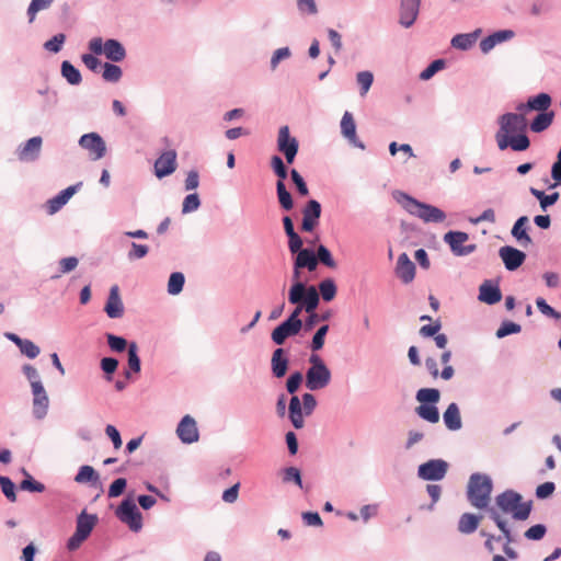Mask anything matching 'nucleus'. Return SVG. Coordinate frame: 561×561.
I'll return each instance as SVG.
<instances>
[{"instance_id": "obj_1", "label": "nucleus", "mask_w": 561, "mask_h": 561, "mask_svg": "<svg viewBox=\"0 0 561 561\" xmlns=\"http://www.w3.org/2000/svg\"><path fill=\"white\" fill-rule=\"evenodd\" d=\"M397 202L412 216H415L424 222H443L446 219V214L430 204L419 202L414 197L405 194L398 193Z\"/></svg>"}, {"instance_id": "obj_2", "label": "nucleus", "mask_w": 561, "mask_h": 561, "mask_svg": "<svg viewBox=\"0 0 561 561\" xmlns=\"http://www.w3.org/2000/svg\"><path fill=\"white\" fill-rule=\"evenodd\" d=\"M495 503L503 513L511 514L516 520H526L533 508L531 501H523V496L513 490L499 494Z\"/></svg>"}, {"instance_id": "obj_3", "label": "nucleus", "mask_w": 561, "mask_h": 561, "mask_svg": "<svg viewBox=\"0 0 561 561\" xmlns=\"http://www.w3.org/2000/svg\"><path fill=\"white\" fill-rule=\"evenodd\" d=\"M490 477L481 473H473L468 483V500L477 508H485L490 503L492 492Z\"/></svg>"}, {"instance_id": "obj_4", "label": "nucleus", "mask_w": 561, "mask_h": 561, "mask_svg": "<svg viewBox=\"0 0 561 561\" xmlns=\"http://www.w3.org/2000/svg\"><path fill=\"white\" fill-rule=\"evenodd\" d=\"M311 366L306 374V386L309 390L314 391L325 388L331 381V371L322 360V358L312 354L309 358Z\"/></svg>"}, {"instance_id": "obj_5", "label": "nucleus", "mask_w": 561, "mask_h": 561, "mask_svg": "<svg viewBox=\"0 0 561 561\" xmlns=\"http://www.w3.org/2000/svg\"><path fill=\"white\" fill-rule=\"evenodd\" d=\"M290 304H301L305 310L312 313L319 304V293L313 286L306 287L301 282H295L288 295Z\"/></svg>"}, {"instance_id": "obj_6", "label": "nucleus", "mask_w": 561, "mask_h": 561, "mask_svg": "<svg viewBox=\"0 0 561 561\" xmlns=\"http://www.w3.org/2000/svg\"><path fill=\"white\" fill-rule=\"evenodd\" d=\"M116 516L133 531H139L142 527L141 513L131 500H124L121 503L116 510Z\"/></svg>"}, {"instance_id": "obj_7", "label": "nucleus", "mask_w": 561, "mask_h": 561, "mask_svg": "<svg viewBox=\"0 0 561 561\" xmlns=\"http://www.w3.org/2000/svg\"><path fill=\"white\" fill-rule=\"evenodd\" d=\"M299 142L296 137L290 135L287 125L282 126L277 134V150L284 154L287 163L291 164L297 156Z\"/></svg>"}, {"instance_id": "obj_8", "label": "nucleus", "mask_w": 561, "mask_h": 561, "mask_svg": "<svg viewBox=\"0 0 561 561\" xmlns=\"http://www.w3.org/2000/svg\"><path fill=\"white\" fill-rule=\"evenodd\" d=\"M79 145L89 152L92 160H100L105 156V141L96 133H89L81 136Z\"/></svg>"}, {"instance_id": "obj_9", "label": "nucleus", "mask_w": 561, "mask_h": 561, "mask_svg": "<svg viewBox=\"0 0 561 561\" xmlns=\"http://www.w3.org/2000/svg\"><path fill=\"white\" fill-rule=\"evenodd\" d=\"M500 129L508 135L525 133L527 128L526 118L522 114L506 113L499 118Z\"/></svg>"}, {"instance_id": "obj_10", "label": "nucleus", "mask_w": 561, "mask_h": 561, "mask_svg": "<svg viewBox=\"0 0 561 561\" xmlns=\"http://www.w3.org/2000/svg\"><path fill=\"white\" fill-rule=\"evenodd\" d=\"M176 169V151L167 150L154 162V174L162 179L172 174Z\"/></svg>"}, {"instance_id": "obj_11", "label": "nucleus", "mask_w": 561, "mask_h": 561, "mask_svg": "<svg viewBox=\"0 0 561 561\" xmlns=\"http://www.w3.org/2000/svg\"><path fill=\"white\" fill-rule=\"evenodd\" d=\"M447 472V463L442 459L430 460L419 467V476L424 480H440Z\"/></svg>"}, {"instance_id": "obj_12", "label": "nucleus", "mask_w": 561, "mask_h": 561, "mask_svg": "<svg viewBox=\"0 0 561 561\" xmlns=\"http://www.w3.org/2000/svg\"><path fill=\"white\" fill-rule=\"evenodd\" d=\"M320 216V203L314 199H310L302 210L301 229L307 232L312 231L318 226Z\"/></svg>"}, {"instance_id": "obj_13", "label": "nucleus", "mask_w": 561, "mask_h": 561, "mask_svg": "<svg viewBox=\"0 0 561 561\" xmlns=\"http://www.w3.org/2000/svg\"><path fill=\"white\" fill-rule=\"evenodd\" d=\"M176 434L184 444L197 442L199 434L195 420L191 415H185L178 425Z\"/></svg>"}, {"instance_id": "obj_14", "label": "nucleus", "mask_w": 561, "mask_h": 561, "mask_svg": "<svg viewBox=\"0 0 561 561\" xmlns=\"http://www.w3.org/2000/svg\"><path fill=\"white\" fill-rule=\"evenodd\" d=\"M499 255L508 271L518 268L526 259V254L523 251L510 245L502 247L499 250Z\"/></svg>"}, {"instance_id": "obj_15", "label": "nucleus", "mask_w": 561, "mask_h": 561, "mask_svg": "<svg viewBox=\"0 0 561 561\" xmlns=\"http://www.w3.org/2000/svg\"><path fill=\"white\" fill-rule=\"evenodd\" d=\"M396 275L404 284L411 283L415 277V265L407 253L399 255L396 265Z\"/></svg>"}, {"instance_id": "obj_16", "label": "nucleus", "mask_w": 561, "mask_h": 561, "mask_svg": "<svg viewBox=\"0 0 561 561\" xmlns=\"http://www.w3.org/2000/svg\"><path fill=\"white\" fill-rule=\"evenodd\" d=\"M421 0H401L400 24L410 27L417 18Z\"/></svg>"}, {"instance_id": "obj_17", "label": "nucleus", "mask_w": 561, "mask_h": 561, "mask_svg": "<svg viewBox=\"0 0 561 561\" xmlns=\"http://www.w3.org/2000/svg\"><path fill=\"white\" fill-rule=\"evenodd\" d=\"M104 310L112 319L121 318L123 316L124 306L119 297V288L117 285H113L111 287Z\"/></svg>"}, {"instance_id": "obj_18", "label": "nucleus", "mask_w": 561, "mask_h": 561, "mask_svg": "<svg viewBox=\"0 0 561 561\" xmlns=\"http://www.w3.org/2000/svg\"><path fill=\"white\" fill-rule=\"evenodd\" d=\"M490 517L494 520L499 529L502 531L504 538L506 539V545L504 547V552L508 558L515 559L517 557V553L514 549L510 547V543L513 541V538L511 536V531L507 528L506 522L500 516L499 512L495 508L489 510Z\"/></svg>"}, {"instance_id": "obj_19", "label": "nucleus", "mask_w": 561, "mask_h": 561, "mask_svg": "<svg viewBox=\"0 0 561 561\" xmlns=\"http://www.w3.org/2000/svg\"><path fill=\"white\" fill-rule=\"evenodd\" d=\"M341 133L354 146L359 147L360 149L365 148L363 142L357 139L356 124L350 112H345L341 119Z\"/></svg>"}, {"instance_id": "obj_20", "label": "nucleus", "mask_w": 561, "mask_h": 561, "mask_svg": "<svg viewBox=\"0 0 561 561\" xmlns=\"http://www.w3.org/2000/svg\"><path fill=\"white\" fill-rule=\"evenodd\" d=\"M300 329L299 325L286 320L273 330L272 340L274 343L282 345L288 336L298 334Z\"/></svg>"}, {"instance_id": "obj_21", "label": "nucleus", "mask_w": 561, "mask_h": 561, "mask_svg": "<svg viewBox=\"0 0 561 561\" xmlns=\"http://www.w3.org/2000/svg\"><path fill=\"white\" fill-rule=\"evenodd\" d=\"M502 293L499 286L492 285L490 280H485L479 288V300L488 305H494L501 301Z\"/></svg>"}, {"instance_id": "obj_22", "label": "nucleus", "mask_w": 561, "mask_h": 561, "mask_svg": "<svg viewBox=\"0 0 561 561\" xmlns=\"http://www.w3.org/2000/svg\"><path fill=\"white\" fill-rule=\"evenodd\" d=\"M104 55L107 59L118 62L125 59L126 50L118 41L107 39L104 42Z\"/></svg>"}, {"instance_id": "obj_23", "label": "nucleus", "mask_w": 561, "mask_h": 561, "mask_svg": "<svg viewBox=\"0 0 561 561\" xmlns=\"http://www.w3.org/2000/svg\"><path fill=\"white\" fill-rule=\"evenodd\" d=\"M42 148V138L36 136L26 141L24 147L21 149L19 157L20 160L23 161H32L35 160Z\"/></svg>"}, {"instance_id": "obj_24", "label": "nucleus", "mask_w": 561, "mask_h": 561, "mask_svg": "<svg viewBox=\"0 0 561 561\" xmlns=\"http://www.w3.org/2000/svg\"><path fill=\"white\" fill-rule=\"evenodd\" d=\"M444 423L450 431H458L461 428V416L459 408L456 403H450L443 414Z\"/></svg>"}, {"instance_id": "obj_25", "label": "nucleus", "mask_w": 561, "mask_h": 561, "mask_svg": "<svg viewBox=\"0 0 561 561\" xmlns=\"http://www.w3.org/2000/svg\"><path fill=\"white\" fill-rule=\"evenodd\" d=\"M271 364L273 375L276 378H282L285 376L288 368V358L285 356V351L283 348H277L274 351Z\"/></svg>"}, {"instance_id": "obj_26", "label": "nucleus", "mask_w": 561, "mask_h": 561, "mask_svg": "<svg viewBox=\"0 0 561 561\" xmlns=\"http://www.w3.org/2000/svg\"><path fill=\"white\" fill-rule=\"evenodd\" d=\"M551 105V98L547 93H540L534 98H530L527 102V104H520L517 110L524 111V110H533V111H540L545 112L547 111Z\"/></svg>"}, {"instance_id": "obj_27", "label": "nucleus", "mask_w": 561, "mask_h": 561, "mask_svg": "<svg viewBox=\"0 0 561 561\" xmlns=\"http://www.w3.org/2000/svg\"><path fill=\"white\" fill-rule=\"evenodd\" d=\"M528 217H519L512 228V236L522 244L528 245L531 243V238L527 233Z\"/></svg>"}, {"instance_id": "obj_28", "label": "nucleus", "mask_w": 561, "mask_h": 561, "mask_svg": "<svg viewBox=\"0 0 561 561\" xmlns=\"http://www.w3.org/2000/svg\"><path fill=\"white\" fill-rule=\"evenodd\" d=\"M76 193V186H69L61 191L57 196L47 202V211L49 215L57 213Z\"/></svg>"}, {"instance_id": "obj_29", "label": "nucleus", "mask_w": 561, "mask_h": 561, "mask_svg": "<svg viewBox=\"0 0 561 561\" xmlns=\"http://www.w3.org/2000/svg\"><path fill=\"white\" fill-rule=\"evenodd\" d=\"M480 34H481L480 28L473 31L472 33L458 34L453 37L451 46L457 49L467 50L473 46V44L477 42Z\"/></svg>"}, {"instance_id": "obj_30", "label": "nucleus", "mask_w": 561, "mask_h": 561, "mask_svg": "<svg viewBox=\"0 0 561 561\" xmlns=\"http://www.w3.org/2000/svg\"><path fill=\"white\" fill-rule=\"evenodd\" d=\"M318 265V259L311 250H300L295 260L296 270L307 267L309 271H314Z\"/></svg>"}, {"instance_id": "obj_31", "label": "nucleus", "mask_w": 561, "mask_h": 561, "mask_svg": "<svg viewBox=\"0 0 561 561\" xmlns=\"http://www.w3.org/2000/svg\"><path fill=\"white\" fill-rule=\"evenodd\" d=\"M444 240L450 245L451 250L457 254H467L469 251H463L461 245L468 240V234L460 231H449L445 234Z\"/></svg>"}, {"instance_id": "obj_32", "label": "nucleus", "mask_w": 561, "mask_h": 561, "mask_svg": "<svg viewBox=\"0 0 561 561\" xmlns=\"http://www.w3.org/2000/svg\"><path fill=\"white\" fill-rule=\"evenodd\" d=\"M289 417L295 428L304 427V417L301 410V402L298 397L294 396L289 402Z\"/></svg>"}, {"instance_id": "obj_33", "label": "nucleus", "mask_w": 561, "mask_h": 561, "mask_svg": "<svg viewBox=\"0 0 561 561\" xmlns=\"http://www.w3.org/2000/svg\"><path fill=\"white\" fill-rule=\"evenodd\" d=\"M480 523V517L471 513H465L460 516L458 522V530L461 534H472L477 530Z\"/></svg>"}, {"instance_id": "obj_34", "label": "nucleus", "mask_w": 561, "mask_h": 561, "mask_svg": "<svg viewBox=\"0 0 561 561\" xmlns=\"http://www.w3.org/2000/svg\"><path fill=\"white\" fill-rule=\"evenodd\" d=\"M96 520L98 518L95 515H88L85 512H82L77 519L76 531L88 538L95 526Z\"/></svg>"}, {"instance_id": "obj_35", "label": "nucleus", "mask_w": 561, "mask_h": 561, "mask_svg": "<svg viewBox=\"0 0 561 561\" xmlns=\"http://www.w3.org/2000/svg\"><path fill=\"white\" fill-rule=\"evenodd\" d=\"M415 412L421 419L430 423L439 421V412L435 404H421L415 409Z\"/></svg>"}, {"instance_id": "obj_36", "label": "nucleus", "mask_w": 561, "mask_h": 561, "mask_svg": "<svg viewBox=\"0 0 561 561\" xmlns=\"http://www.w3.org/2000/svg\"><path fill=\"white\" fill-rule=\"evenodd\" d=\"M276 193H277V198H278V203H279L280 207L287 211L291 210L294 207V202H293L291 195L287 191L284 182L277 181Z\"/></svg>"}, {"instance_id": "obj_37", "label": "nucleus", "mask_w": 561, "mask_h": 561, "mask_svg": "<svg viewBox=\"0 0 561 561\" xmlns=\"http://www.w3.org/2000/svg\"><path fill=\"white\" fill-rule=\"evenodd\" d=\"M439 399V390L435 388H422L416 392V400L422 404H436Z\"/></svg>"}, {"instance_id": "obj_38", "label": "nucleus", "mask_w": 561, "mask_h": 561, "mask_svg": "<svg viewBox=\"0 0 561 561\" xmlns=\"http://www.w3.org/2000/svg\"><path fill=\"white\" fill-rule=\"evenodd\" d=\"M553 119V113L541 112L538 114L530 124V129L535 133H540L547 129Z\"/></svg>"}, {"instance_id": "obj_39", "label": "nucleus", "mask_w": 561, "mask_h": 561, "mask_svg": "<svg viewBox=\"0 0 561 561\" xmlns=\"http://www.w3.org/2000/svg\"><path fill=\"white\" fill-rule=\"evenodd\" d=\"M61 73L70 84L75 85L81 82L80 71L67 60L61 64Z\"/></svg>"}, {"instance_id": "obj_40", "label": "nucleus", "mask_w": 561, "mask_h": 561, "mask_svg": "<svg viewBox=\"0 0 561 561\" xmlns=\"http://www.w3.org/2000/svg\"><path fill=\"white\" fill-rule=\"evenodd\" d=\"M530 193L539 201L542 210L553 205L559 198V193L557 192L551 195H546L543 191L530 187Z\"/></svg>"}, {"instance_id": "obj_41", "label": "nucleus", "mask_w": 561, "mask_h": 561, "mask_svg": "<svg viewBox=\"0 0 561 561\" xmlns=\"http://www.w3.org/2000/svg\"><path fill=\"white\" fill-rule=\"evenodd\" d=\"M48 397L47 394L36 396L33 399V413L37 419H43L48 409Z\"/></svg>"}, {"instance_id": "obj_42", "label": "nucleus", "mask_w": 561, "mask_h": 561, "mask_svg": "<svg viewBox=\"0 0 561 561\" xmlns=\"http://www.w3.org/2000/svg\"><path fill=\"white\" fill-rule=\"evenodd\" d=\"M25 479L20 483V489L30 492H43L45 485L38 481H35L32 476L25 470H22Z\"/></svg>"}, {"instance_id": "obj_43", "label": "nucleus", "mask_w": 561, "mask_h": 561, "mask_svg": "<svg viewBox=\"0 0 561 561\" xmlns=\"http://www.w3.org/2000/svg\"><path fill=\"white\" fill-rule=\"evenodd\" d=\"M55 0H32L27 8L30 23L34 22L37 12L48 9Z\"/></svg>"}, {"instance_id": "obj_44", "label": "nucleus", "mask_w": 561, "mask_h": 561, "mask_svg": "<svg viewBox=\"0 0 561 561\" xmlns=\"http://www.w3.org/2000/svg\"><path fill=\"white\" fill-rule=\"evenodd\" d=\"M184 275L180 272H174L171 274L168 283V291L171 295H178L182 291L184 286Z\"/></svg>"}, {"instance_id": "obj_45", "label": "nucleus", "mask_w": 561, "mask_h": 561, "mask_svg": "<svg viewBox=\"0 0 561 561\" xmlns=\"http://www.w3.org/2000/svg\"><path fill=\"white\" fill-rule=\"evenodd\" d=\"M356 81L360 89V95L365 96L374 82V75L370 71H360L356 76Z\"/></svg>"}, {"instance_id": "obj_46", "label": "nucleus", "mask_w": 561, "mask_h": 561, "mask_svg": "<svg viewBox=\"0 0 561 561\" xmlns=\"http://www.w3.org/2000/svg\"><path fill=\"white\" fill-rule=\"evenodd\" d=\"M319 291L324 301H331L336 295V286L332 279H324L319 284Z\"/></svg>"}, {"instance_id": "obj_47", "label": "nucleus", "mask_w": 561, "mask_h": 561, "mask_svg": "<svg viewBox=\"0 0 561 561\" xmlns=\"http://www.w3.org/2000/svg\"><path fill=\"white\" fill-rule=\"evenodd\" d=\"M102 77L105 81L117 82L122 78V69L113 64L105 62Z\"/></svg>"}, {"instance_id": "obj_48", "label": "nucleus", "mask_w": 561, "mask_h": 561, "mask_svg": "<svg viewBox=\"0 0 561 561\" xmlns=\"http://www.w3.org/2000/svg\"><path fill=\"white\" fill-rule=\"evenodd\" d=\"M0 486L3 494L10 502L13 503L16 501L15 485L10 478L0 476Z\"/></svg>"}, {"instance_id": "obj_49", "label": "nucleus", "mask_w": 561, "mask_h": 561, "mask_svg": "<svg viewBox=\"0 0 561 561\" xmlns=\"http://www.w3.org/2000/svg\"><path fill=\"white\" fill-rule=\"evenodd\" d=\"M530 146L528 137L525 133H519L517 136H512L510 139V147L515 151H524Z\"/></svg>"}, {"instance_id": "obj_50", "label": "nucleus", "mask_w": 561, "mask_h": 561, "mask_svg": "<svg viewBox=\"0 0 561 561\" xmlns=\"http://www.w3.org/2000/svg\"><path fill=\"white\" fill-rule=\"evenodd\" d=\"M137 351H138L137 344L131 342L128 345V366H129L130 370H133L135 373L140 371V359L137 354Z\"/></svg>"}, {"instance_id": "obj_51", "label": "nucleus", "mask_w": 561, "mask_h": 561, "mask_svg": "<svg viewBox=\"0 0 561 561\" xmlns=\"http://www.w3.org/2000/svg\"><path fill=\"white\" fill-rule=\"evenodd\" d=\"M271 167L274 170L275 174L278 176V181L284 182V180L287 178L288 172L282 158L278 156H273L271 158Z\"/></svg>"}, {"instance_id": "obj_52", "label": "nucleus", "mask_w": 561, "mask_h": 561, "mask_svg": "<svg viewBox=\"0 0 561 561\" xmlns=\"http://www.w3.org/2000/svg\"><path fill=\"white\" fill-rule=\"evenodd\" d=\"M98 474L95 470L91 466H82L79 469V472L77 473L75 480L76 482L83 483L89 482L91 480H96Z\"/></svg>"}, {"instance_id": "obj_53", "label": "nucleus", "mask_w": 561, "mask_h": 561, "mask_svg": "<svg viewBox=\"0 0 561 561\" xmlns=\"http://www.w3.org/2000/svg\"><path fill=\"white\" fill-rule=\"evenodd\" d=\"M445 66V61L443 59L434 60L428 67H426L421 73L420 78L422 80L431 79L437 71L442 70Z\"/></svg>"}, {"instance_id": "obj_54", "label": "nucleus", "mask_w": 561, "mask_h": 561, "mask_svg": "<svg viewBox=\"0 0 561 561\" xmlns=\"http://www.w3.org/2000/svg\"><path fill=\"white\" fill-rule=\"evenodd\" d=\"M22 354L27 356L28 358H35L39 354V347L35 345L31 340L24 339L19 346Z\"/></svg>"}, {"instance_id": "obj_55", "label": "nucleus", "mask_w": 561, "mask_h": 561, "mask_svg": "<svg viewBox=\"0 0 561 561\" xmlns=\"http://www.w3.org/2000/svg\"><path fill=\"white\" fill-rule=\"evenodd\" d=\"M201 205L199 197L196 193L187 195L182 205V211L184 214L195 211Z\"/></svg>"}, {"instance_id": "obj_56", "label": "nucleus", "mask_w": 561, "mask_h": 561, "mask_svg": "<svg viewBox=\"0 0 561 561\" xmlns=\"http://www.w3.org/2000/svg\"><path fill=\"white\" fill-rule=\"evenodd\" d=\"M316 256L318 261H320L322 264L330 268H334L336 266V263L333 260L331 252L324 245H320L318 248Z\"/></svg>"}, {"instance_id": "obj_57", "label": "nucleus", "mask_w": 561, "mask_h": 561, "mask_svg": "<svg viewBox=\"0 0 561 561\" xmlns=\"http://www.w3.org/2000/svg\"><path fill=\"white\" fill-rule=\"evenodd\" d=\"M520 329L522 328L519 324H517L515 322L506 321V322H503L502 325L497 329L496 336L499 339H502L506 335L520 332Z\"/></svg>"}, {"instance_id": "obj_58", "label": "nucleus", "mask_w": 561, "mask_h": 561, "mask_svg": "<svg viewBox=\"0 0 561 561\" xmlns=\"http://www.w3.org/2000/svg\"><path fill=\"white\" fill-rule=\"evenodd\" d=\"M329 331V325H322L319 328V330L316 332L312 339L311 348L312 351H319L324 345V337Z\"/></svg>"}, {"instance_id": "obj_59", "label": "nucleus", "mask_w": 561, "mask_h": 561, "mask_svg": "<svg viewBox=\"0 0 561 561\" xmlns=\"http://www.w3.org/2000/svg\"><path fill=\"white\" fill-rule=\"evenodd\" d=\"M290 176H291V180H293L294 184L297 187L298 193L301 196H307L309 194V190H308V186H307L305 180L299 174V172L296 169H293L290 171Z\"/></svg>"}, {"instance_id": "obj_60", "label": "nucleus", "mask_w": 561, "mask_h": 561, "mask_svg": "<svg viewBox=\"0 0 561 561\" xmlns=\"http://www.w3.org/2000/svg\"><path fill=\"white\" fill-rule=\"evenodd\" d=\"M284 482H295L298 486L302 488L300 471L296 467H288L284 470Z\"/></svg>"}, {"instance_id": "obj_61", "label": "nucleus", "mask_w": 561, "mask_h": 561, "mask_svg": "<svg viewBox=\"0 0 561 561\" xmlns=\"http://www.w3.org/2000/svg\"><path fill=\"white\" fill-rule=\"evenodd\" d=\"M537 308L541 313H543L547 317L553 318V319H560L561 313L554 310L551 306H549L543 298H537L536 300Z\"/></svg>"}, {"instance_id": "obj_62", "label": "nucleus", "mask_w": 561, "mask_h": 561, "mask_svg": "<svg viewBox=\"0 0 561 561\" xmlns=\"http://www.w3.org/2000/svg\"><path fill=\"white\" fill-rule=\"evenodd\" d=\"M66 39L64 34H57L53 36L49 41L44 44V47L53 53H58L61 49V46Z\"/></svg>"}, {"instance_id": "obj_63", "label": "nucleus", "mask_w": 561, "mask_h": 561, "mask_svg": "<svg viewBox=\"0 0 561 561\" xmlns=\"http://www.w3.org/2000/svg\"><path fill=\"white\" fill-rule=\"evenodd\" d=\"M546 527L541 524H537L528 528L525 533V537L529 540H540L546 535Z\"/></svg>"}, {"instance_id": "obj_64", "label": "nucleus", "mask_w": 561, "mask_h": 561, "mask_svg": "<svg viewBox=\"0 0 561 561\" xmlns=\"http://www.w3.org/2000/svg\"><path fill=\"white\" fill-rule=\"evenodd\" d=\"M108 346L115 352H123L127 347V341L124 337L114 334H107Z\"/></svg>"}]
</instances>
